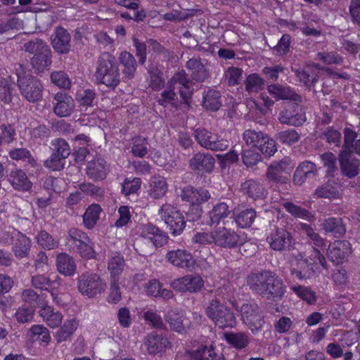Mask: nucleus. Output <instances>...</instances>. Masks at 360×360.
<instances>
[{
	"mask_svg": "<svg viewBox=\"0 0 360 360\" xmlns=\"http://www.w3.org/2000/svg\"><path fill=\"white\" fill-rule=\"evenodd\" d=\"M247 284L255 293L274 302L281 300L285 292L283 280L271 271L250 274L247 278Z\"/></svg>",
	"mask_w": 360,
	"mask_h": 360,
	"instance_id": "obj_1",
	"label": "nucleus"
},
{
	"mask_svg": "<svg viewBox=\"0 0 360 360\" xmlns=\"http://www.w3.org/2000/svg\"><path fill=\"white\" fill-rule=\"evenodd\" d=\"M96 81L115 89L121 81V75L116 58L108 52L103 53L98 59L95 72Z\"/></svg>",
	"mask_w": 360,
	"mask_h": 360,
	"instance_id": "obj_2",
	"label": "nucleus"
},
{
	"mask_svg": "<svg viewBox=\"0 0 360 360\" xmlns=\"http://www.w3.org/2000/svg\"><path fill=\"white\" fill-rule=\"evenodd\" d=\"M25 52L32 55L31 65L37 72H42L52 63V52L47 43L36 38L24 43Z\"/></svg>",
	"mask_w": 360,
	"mask_h": 360,
	"instance_id": "obj_3",
	"label": "nucleus"
},
{
	"mask_svg": "<svg viewBox=\"0 0 360 360\" xmlns=\"http://www.w3.org/2000/svg\"><path fill=\"white\" fill-rule=\"evenodd\" d=\"M140 238L136 241V250L143 256H147L165 241L161 231L152 224H143L139 229Z\"/></svg>",
	"mask_w": 360,
	"mask_h": 360,
	"instance_id": "obj_4",
	"label": "nucleus"
},
{
	"mask_svg": "<svg viewBox=\"0 0 360 360\" xmlns=\"http://www.w3.org/2000/svg\"><path fill=\"white\" fill-rule=\"evenodd\" d=\"M243 139L247 146L257 148L267 156L273 155L277 150L276 141L261 130L246 129L243 132Z\"/></svg>",
	"mask_w": 360,
	"mask_h": 360,
	"instance_id": "obj_5",
	"label": "nucleus"
},
{
	"mask_svg": "<svg viewBox=\"0 0 360 360\" xmlns=\"http://www.w3.org/2000/svg\"><path fill=\"white\" fill-rule=\"evenodd\" d=\"M205 312L207 316L219 328H232L235 326L236 317L233 312L218 299L210 301Z\"/></svg>",
	"mask_w": 360,
	"mask_h": 360,
	"instance_id": "obj_6",
	"label": "nucleus"
},
{
	"mask_svg": "<svg viewBox=\"0 0 360 360\" xmlns=\"http://www.w3.org/2000/svg\"><path fill=\"white\" fill-rule=\"evenodd\" d=\"M18 75V86L22 96L30 103L42 99L44 86L41 81L30 74L20 73Z\"/></svg>",
	"mask_w": 360,
	"mask_h": 360,
	"instance_id": "obj_7",
	"label": "nucleus"
},
{
	"mask_svg": "<svg viewBox=\"0 0 360 360\" xmlns=\"http://www.w3.org/2000/svg\"><path fill=\"white\" fill-rule=\"evenodd\" d=\"M105 283L101 277L94 273L84 272L77 279L79 292L89 298L94 297L105 290Z\"/></svg>",
	"mask_w": 360,
	"mask_h": 360,
	"instance_id": "obj_8",
	"label": "nucleus"
},
{
	"mask_svg": "<svg viewBox=\"0 0 360 360\" xmlns=\"http://www.w3.org/2000/svg\"><path fill=\"white\" fill-rule=\"evenodd\" d=\"M161 219L174 236L179 235L185 228L186 221L182 213L170 204L162 205L159 211Z\"/></svg>",
	"mask_w": 360,
	"mask_h": 360,
	"instance_id": "obj_9",
	"label": "nucleus"
},
{
	"mask_svg": "<svg viewBox=\"0 0 360 360\" xmlns=\"http://www.w3.org/2000/svg\"><path fill=\"white\" fill-rule=\"evenodd\" d=\"M194 137L197 143L202 148L213 151L225 150L229 147V141L220 138L218 134L212 132L205 128L194 130Z\"/></svg>",
	"mask_w": 360,
	"mask_h": 360,
	"instance_id": "obj_10",
	"label": "nucleus"
},
{
	"mask_svg": "<svg viewBox=\"0 0 360 360\" xmlns=\"http://www.w3.org/2000/svg\"><path fill=\"white\" fill-rule=\"evenodd\" d=\"M239 311L241 319L253 333H257L264 326V320L257 303L249 302L242 304Z\"/></svg>",
	"mask_w": 360,
	"mask_h": 360,
	"instance_id": "obj_11",
	"label": "nucleus"
},
{
	"mask_svg": "<svg viewBox=\"0 0 360 360\" xmlns=\"http://www.w3.org/2000/svg\"><path fill=\"white\" fill-rule=\"evenodd\" d=\"M300 103L293 101L285 104L278 114V122L288 126H302L306 122V114Z\"/></svg>",
	"mask_w": 360,
	"mask_h": 360,
	"instance_id": "obj_12",
	"label": "nucleus"
},
{
	"mask_svg": "<svg viewBox=\"0 0 360 360\" xmlns=\"http://www.w3.org/2000/svg\"><path fill=\"white\" fill-rule=\"evenodd\" d=\"M266 241L271 249L281 252L290 250L293 244V238L286 229L276 227L269 233Z\"/></svg>",
	"mask_w": 360,
	"mask_h": 360,
	"instance_id": "obj_13",
	"label": "nucleus"
},
{
	"mask_svg": "<svg viewBox=\"0 0 360 360\" xmlns=\"http://www.w3.org/2000/svg\"><path fill=\"white\" fill-rule=\"evenodd\" d=\"M338 160L343 176L352 179L359 174L360 160L354 155L353 151L340 150Z\"/></svg>",
	"mask_w": 360,
	"mask_h": 360,
	"instance_id": "obj_14",
	"label": "nucleus"
},
{
	"mask_svg": "<svg viewBox=\"0 0 360 360\" xmlns=\"http://www.w3.org/2000/svg\"><path fill=\"white\" fill-rule=\"evenodd\" d=\"M168 84L174 87L176 84H179V93L181 98L184 103L189 104L193 92V83L185 70H182L176 73L168 81Z\"/></svg>",
	"mask_w": 360,
	"mask_h": 360,
	"instance_id": "obj_15",
	"label": "nucleus"
},
{
	"mask_svg": "<svg viewBox=\"0 0 360 360\" xmlns=\"http://www.w3.org/2000/svg\"><path fill=\"white\" fill-rule=\"evenodd\" d=\"M53 112L59 117L70 116L75 109V101L71 96L64 91H58L53 96Z\"/></svg>",
	"mask_w": 360,
	"mask_h": 360,
	"instance_id": "obj_16",
	"label": "nucleus"
},
{
	"mask_svg": "<svg viewBox=\"0 0 360 360\" xmlns=\"http://www.w3.org/2000/svg\"><path fill=\"white\" fill-rule=\"evenodd\" d=\"M214 245L225 248H234L241 244L240 236L233 230L225 227H219L214 230Z\"/></svg>",
	"mask_w": 360,
	"mask_h": 360,
	"instance_id": "obj_17",
	"label": "nucleus"
},
{
	"mask_svg": "<svg viewBox=\"0 0 360 360\" xmlns=\"http://www.w3.org/2000/svg\"><path fill=\"white\" fill-rule=\"evenodd\" d=\"M203 280L197 275H186L174 279L170 283V286L174 290L182 292H196L203 287Z\"/></svg>",
	"mask_w": 360,
	"mask_h": 360,
	"instance_id": "obj_18",
	"label": "nucleus"
},
{
	"mask_svg": "<svg viewBox=\"0 0 360 360\" xmlns=\"http://www.w3.org/2000/svg\"><path fill=\"white\" fill-rule=\"evenodd\" d=\"M143 345L150 355H156L165 352L171 343L166 337L151 333L144 338Z\"/></svg>",
	"mask_w": 360,
	"mask_h": 360,
	"instance_id": "obj_19",
	"label": "nucleus"
},
{
	"mask_svg": "<svg viewBox=\"0 0 360 360\" xmlns=\"http://www.w3.org/2000/svg\"><path fill=\"white\" fill-rule=\"evenodd\" d=\"M71 36L68 30L61 27L55 28L51 36V45L59 54H68L71 50Z\"/></svg>",
	"mask_w": 360,
	"mask_h": 360,
	"instance_id": "obj_20",
	"label": "nucleus"
},
{
	"mask_svg": "<svg viewBox=\"0 0 360 360\" xmlns=\"http://www.w3.org/2000/svg\"><path fill=\"white\" fill-rule=\"evenodd\" d=\"M215 165V159L209 153L198 152L189 160V167L193 171L211 173Z\"/></svg>",
	"mask_w": 360,
	"mask_h": 360,
	"instance_id": "obj_21",
	"label": "nucleus"
},
{
	"mask_svg": "<svg viewBox=\"0 0 360 360\" xmlns=\"http://www.w3.org/2000/svg\"><path fill=\"white\" fill-rule=\"evenodd\" d=\"M109 172V165L101 157H96L87 163L86 175L94 181L103 180Z\"/></svg>",
	"mask_w": 360,
	"mask_h": 360,
	"instance_id": "obj_22",
	"label": "nucleus"
},
{
	"mask_svg": "<svg viewBox=\"0 0 360 360\" xmlns=\"http://www.w3.org/2000/svg\"><path fill=\"white\" fill-rule=\"evenodd\" d=\"M268 92L276 100H290L294 102L302 103V96L288 85L272 84L267 87Z\"/></svg>",
	"mask_w": 360,
	"mask_h": 360,
	"instance_id": "obj_23",
	"label": "nucleus"
},
{
	"mask_svg": "<svg viewBox=\"0 0 360 360\" xmlns=\"http://www.w3.org/2000/svg\"><path fill=\"white\" fill-rule=\"evenodd\" d=\"M180 197L182 200L188 202L194 206L207 201L210 198V194L206 189H197L188 186L181 190Z\"/></svg>",
	"mask_w": 360,
	"mask_h": 360,
	"instance_id": "obj_24",
	"label": "nucleus"
},
{
	"mask_svg": "<svg viewBox=\"0 0 360 360\" xmlns=\"http://www.w3.org/2000/svg\"><path fill=\"white\" fill-rule=\"evenodd\" d=\"M166 259L172 265L179 268H190L193 266L195 263L192 255L182 249L169 251Z\"/></svg>",
	"mask_w": 360,
	"mask_h": 360,
	"instance_id": "obj_25",
	"label": "nucleus"
},
{
	"mask_svg": "<svg viewBox=\"0 0 360 360\" xmlns=\"http://www.w3.org/2000/svg\"><path fill=\"white\" fill-rule=\"evenodd\" d=\"M317 174L316 165L310 161H304L297 167L292 178L293 184L302 186L307 179L313 178Z\"/></svg>",
	"mask_w": 360,
	"mask_h": 360,
	"instance_id": "obj_26",
	"label": "nucleus"
},
{
	"mask_svg": "<svg viewBox=\"0 0 360 360\" xmlns=\"http://www.w3.org/2000/svg\"><path fill=\"white\" fill-rule=\"evenodd\" d=\"M292 70L298 79V81L309 90H311L319 82L320 72L311 67L292 68Z\"/></svg>",
	"mask_w": 360,
	"mask_h": 360,
	"instance_id": "obj_27",
	"label": "nucleus"
},
{
	"mask_svg": "<svg viewBox=\"0 0 360 360\" xmlns=\"http://www.w3.org/2000/svg\"><path fill=\"white\" fill-rule=\"evenodd\" d=\"M12 238L13 239V252L15 256L18 258L27 257L31 248L30 238L17 231H13Z\"/></svg>",
	"mask_w": 360,
	"mask_h": 360,
	"instance_id": "obj_28",
	"label": "nucleus"
},
{
	"mask_svg": "<svg viewBox=\"0 0 360 360\" xmlns=\"http://www.w3.org/2000/svg\"><path fill=\"white\" fill-rule=\"evenodd\" d=\"M8 179L12 187L19 191H28L32 186L26 173L21 169H12Z\"/></svg>",
	"mask_w": 360,
	"mask_h": 360,
	"instance_id": "obj_29",
	"label": "nucleus"
},
{
	"mask_svg": "<svg viewBox=\"0 0 360 360\" xmlns=\"http://www.w3.org/2000/svg\"><path fill=\"white\" fill-rule=\"evenodd\" d=\"M56 264L58 271L65 276H72L77 269L74 258L65 252L57 255Z\"/></svg>",
	"mask_w": 360,
	"mask_h": 360,
	"instance_id": "obj_30",
	"label": "nucleus"
},
{
	"mask_svg": "<svg viewBox=\"0 0 360 360\" xmlns=\"http://www.w3.org/2000/svg\"><path fill=\"white\" fill-rule=\"evenodd\" d=\"M300 264H306L313 274L316 271H319L321 267L327 269L326 258L316 247L312 248L309 255Z\"/></svg>",
	"mask_w": 360,
	"mask_h": 360,
	"instance_id": "obj_31",
	"label": "nucleus"
},
{
	"mask_svg": "<svg viewBox=\"0 0 360 360\" xmlns=\"http://www.w3.org/2000/svg\"><path fill=\"white\" fill-rule=\"evenodd\" d=\"M186 68L191 71L192 79L198 82H202L210 77L209 70L198 58L189 59Z\"/></svg>",
	"mask_w": 360,
	"mask_h": 360,
	"instance_id": "obj_32",
	"label": "nucleus"
},
{
	"mask_svg": "<svg viewBox=\"0 0 360 360\" xmlns=\"http://www.w3.org/2000/svg\"><path fill=\"white\" fill-rule=\"evenodd\" d=\"M119 62L123 67L122 74L124 78L131 79L135 76L137 63L134 56L127 51H122L119 56Z\"/></svg>",
	"mask_w": 360,
	"mask_h": 360,
	"instance_id": "obj_33",
	"label": "nucleus"
},
{
	"mask_svg": "<svg viewBox=\"0 0 360 360\" xmlns=\"http://www.w3.org/2000/svg\"><path fill=\"white\" fill-rule=\"evenodd\" d=\"M349 245L347 240L335 241L328 248V255L333 262L342 260L351 253Z\"/></svg>",
	"mask_w": 360,
	"mask_h": 360,
	"instance_id": "obj_34",
	"label": "nucleus"
},
{
	"mask_svg": "<svg viewBox=\"0 0 360 360\" xmlns=\"http://www.w3.org/2000/svg\"><path fill=\"white\" fill-rule=\"evenodd\" d=\"M59 276L55 274H37L31 277V285L35 289L49 290L59 279Z\"/></svg>",
	"mask_w": 360,
	"mask_h": 360,
	"instance_id": "obj_35",
	"label": "nucleus"
},
{
	"mask_svg": "<svg viewBox=\"0 0 360 360\" xmlns=\"http://www.w3.org/2000/svg\"><path fill=\"white\" fill-rule=\"evenodd\" d=\"M39 315L47 325L53 328L60 326L63 319L59 311H55L52 307L47 304L41 308Z\"/></svg>",
	"mask_w": 360,
	"mask_h": 360,
	"instance_id": "obj_36",
	"label": "nucleus"
},
{
	"mask_svg": "<svg viewBox=\"0 0 360 360\" xmlns=\"http://www.w3.org/2000/svg\"><path fill=\"white\" fill-rule=\"evenodd\" d=\"M221 97L219 91L209 89L203 93L202 106L207 110L216 112L221 106Z\"/></svg>",
	"mask_w": 360,
	"mask_h": 360,
	"instance_id": "obj_37",
	"label": "nucleus"
},
{
	"mask_svg": "<svg viewBox=\"0 0 360 360\" xmlns=\"http://www.w3.org/2000/svg\"><path fill=\"white\" fill-rule=\"evenodd\" d=\"M229 214L230 211L227 204L219 202L208 212L209 219L207 221V224L210 226L218 225Z\"/></svg>",
	"mask_w": 360,
	"mask_h": 360,
	"instance_id": "obj_38",
	"label": "nucleus"
},
{
	"mask_svg": "<svg viewBox=\"0 0 360 360\" xmlns=\"http://www.w3.org/2000/svg\"><path fill=\"white\" fill-rule=\"evenodd\" d=\"M321 226L326 233H331L337 238L342 236L346 232L342 219L340 217L326 219L323 221Z\"/></svg>",
	"mask_w": 360,
	"mask_h": 360,
	"instance_id": "obj_39",
	"label": "nucleus"
},
{
	"mask_svg": "<svg viewBox=\"0 0 360 360\" xmlns=\"http://www.w3.org/2000/svg\"><path fill=\"white\" fill-rule=\"evenodd\" d=\"M184 317V314L178 309H169L165 314V319L171 330L182 333L185 330Z\"/></svg>",
	"mask_w": 360,
	"mask_h": 360,
	"instance_id": "obj_40",
	"label": "nucleus"
},
{
	"mask_svg": "<svg viewBox=\"0 0 360 360\" xmlns=\"http://www.w3.org/2000/svg\"><path fill=\"white\" fill-rule=\"evenodd\" d=\"M226 341L237 349L245 348L250 342L249 335L244 332H229L224 334Z\"/></svg>",
	"mask_w": 360,
	"mask_h": 360,
	"instance_id": "obj_41",
	"label": "nucleus"
},
{
	"mask_svg": "<svg viewBox=\"0 0 360 360\" xmlns=\"http://www.w3.org/2000/svg\"><path fill=\"white\" fill-rule=\"evenodd\" d=\"M79 326V321L77 319H70L65 321L63 325L56 333L58 342L66 341L74 334Z\"/></svg>",
	"mask_w": 360,
	"mask_h": 360,
	"instance_id": "obj_42",
	"label": "nucleus"
},
{
	"mask_svg": "<svg viewBox=\"0 0 360 360\" xmlns=\"http://www.w3.org/2000/svg\"><path fill=\"white\" fill-rule=\"evenodd\" d=\"M167 184L165 178L154 177L150 182L149 195L154 199L162 198L167 191Z\"/></svg>",
	"mask_w": 360,
	"mask_h": 360,
	"instance_id": "obj_43",
	"label": "nucleus"
},
{
	"mask_svg": "<svg viewBox=\"0 0 360 360\" xmlns=\"http://www.w3.org/2000/svg\"><path fill=\"white\" fill-rule=\"evenodd\" d=\"M102 209L98 204H92L86 210L83 215V223L86 228L92 229L99 219Z\"/></svg>",
	"mask_w": 360,
	"mask_h": 360,
	"instance_id": "obj_44",
	"label": "nucleus"
},
{
	"mask_svg": "<svg viewBox=\"0 0 360 360\" xmlns=\"http://www.w3.org/2000/svg\"><path fill=\"white\" fill-rule=\"evenodd\" d=\"M283 205L288 212L296 218H300L309 222L315 221V216L305 208L290 202H286Z\"/></svg>",
	"mask_w": 360,
	"mask_h": 360,
	"instance_id": "obj_45",
	"label": "nucleus"
},
{
	"mask_svg": "<svg viewBox=\"0 0 360 360\" xmlns=\"http://www.w3.org/2000/svg\"><path fill=\"white\" fill-rule=\"evenodd\" d=\"M241 188L250 198L254 200L262 198L264 195L263 186L257 181L249 179L241 185Z\"/></svg>",
	"mask_w": 360,
	"mask_h": 360,
	"instance_id": "obj_46",
	"label": "nucleus"
},
{
	"mask_svg": "<svg viewBox=\"0 0 360 360\" xmlns=\"http://www.w3.org/2000/svg\"><path fill=\"white\" fill-rule=\"evenodd\" d=\"M256 218V212L252 208H247L235 214V221L240 228L250 227Z\"/></svg>",
	"mask_w": 360,
	"mask_h": 360,
	"instance_id": "obj_47",
	"label": "nucleus"
},
{
	"mask_svg": "<svg viewBox=\"0 0 360 360\" xmlns=\"http://www.w3.org/2000/svg\"><path fill=\"white\" fill-rule=\"evenodd\" d=\"M124 260L120 255L112 256L108 262V269L110 273V279L120 280V275L123 271Z\"/></svg>",
	"mask_w": 360,
	"mask_h": 360,
	"instance_id": "obj_48",
	"label": "nucleus"
},
{
	"mask_svg": "<svg viewBox=\"0 0 360 360\" xmlns=\"http://www.w3.org/2000/svg\"><path fill=\"white\" fill-rule=\"evenodd\" d=\"M314 195L317 198H336L338 195L337 184L328 181L318 186Z\"/></svg>",
	"mask_w": 360,
	"mask_h": 360,
	"instance_id": "obj_49",
	"label": "nucleus"
},
{
	"mask_svg": "<svg viewBox=\"0 0 360 360\" xmlns=\"http://www.w3.org/2000/svg\"><path fill=\"white\" fill-rule=\"evenodd\" d=\"M51 150L53 154L65 160L70 154V148L68 143L63 139H55L51 143Z\"/></svg>",
	"mask_w": 360,
	"mask_h": 360,
	"instance_id": "obj_50",
	"label": "nucleus"
},
{
	"mask_svg": "<svg viewBox=\"0 0 360 360\" xmlns=\"http://www.w3.org/2000/svg\"><path fill=\"white\" fill-rule=\"evenodd\" d=\"M300 230L307 235V236L311 240L314 247L318 248H325L326 245L325 240L322 238L318 233L308 224L301 223Z\"/></svg>",
	"mask_w": 360,
	"mask_h": 360,
	"instance_id": "obj_51",
	"label": "nucleus"
},
{
	"mask_svg": "<svg viewBox=\"0 0 360 360\" xmlns=\"http://www.w3.org/2000/svg\"><path fill=\"white\" fill-rule=\"evenodd\" d=\"M73 248L75 251L84 259H91L96 257V252L94 248V243L90 238H89L88 241L79 243Z\"/></svg>",
	"mask_w": 360,
	"mask_h": 360,
	"instance_id": "obj_52",
	"label": "nucleus"
},
{
	"mask_svg": "<svg viewBox=\"0 0 360 360\" xmlns=\"http://www.w3.org/2000/svg\"><path fill=\"white\" fill-rule=\"evenodd\" d=\"M9 156L14 160H22L28 165L34 167L37 165L35 159L32 156L30 152L26 148H15L9 151Z\"/></svg>",
	"mask_w": 360,
	"mask_h": 360,
	"instance_id": "obj_53",
	"label": "nucleus"
},
{
	"mask_svg": "<svg viewBox=\"0 0 360 360\" xmlns=\"http://www.w3.org/2000/svg\"><path fill=\"white\" fill-rule=\"evenodd\" d=\"M96 100V93L93 89H85L77 94V101L82 108L91 107Z\"/></svg>",
	"mask_w": 360,
	"mask_h": 360,
	"instance_id": "obj_54",
	"label": "nucleus"
},
{
	"mask_svg": "<svg viewBox=\"0 0 360 360\" xmlns=\"http://www.w3.org/2000/svg\"><path fill=\"white\" fill-rule=\"evenodd\" d=\"M264 85V80L257 74H251L245 80V90L251 94L261 90Z\"/></svg>",
	"mask_w": 360,
	"mask_h": 360,
	"instance_id": "obj_55",
	"label": "nucleus"
},
{
	"mask_svg": "<svg viewBox=\"0 0 360 360\" xmlns=\"http://www.w3.org/2000/svg\"><path fill=\"white\" fill-rule=\"evenodd\" d=\"M291 290L302 300L309 304H314L316 302V296L310 288L302 285H292Z\"/></svg>",
	"mask_w": 360,
	"mask_h": 360,
	"instance_id": "obj_56",
	"label": "nucleus"
},
{
	"mask_svg": "<svg viewBox=\"0 0 360 360\" xmlns=\"http://www.w3.org/2000/svg\"><path fill=\"white\" fill-rule=\"evenodd\" d=\"M37 242L43 248L53 250L58 247V240L45 231H41L37 236Z\"/></svg>",
	"mask_w": 360,
	"mask_h": 360,
	"instance_id": "obj_57",
	"label": "nucleus"
},
{
	"mask_svg": "<svg viewBox=\"0 0 360 360\" xmlns=\"http://www.w3.org/2000/svg\"><path fill=\"white\" fill-rule=\"evenodd\" d=\"M261 152L257 148H250L243 149L242 153L243 162L247 166H253L257 165L262 160Z\"/></svg>",
	"mask_w": 360,
	"mask_h": 360,
	"instance_id": "obj_58",
	"label": "nucleus"
},
{
	"mask_svg": "<svg viewBox=\"0 0 360 360\" xmlns=\"http://www.w3.org/2000/svg\"><path fill=\"white\" fill-rule=\"evenodd\" d=\"M272 163L269 165L266 172V177L269 181L276 184L284 185L288 183V178L282 174Z\"/></svg>",
	"mask_w": 360,
	"mask_h": 360,
	"instance_id": "obj_59",
	"label": "nucleus"
},
{
	"mask_svg": "<svg viewBox=\"0 0 360 360\" xmlns=\"http://www.w3.org/2000/svg\"><path fill=\"white\" fill-rule=\"evenodd\" d=\"M276 139L283 144L292 145L298 142L300 136L295 130L288 129L278 132L276 135Z\"/></svg>",
	"mask_w": 360,
	"mask_h": 360,
	"instance_id": "obj_60",
	"label": "nucleus"
},
{
	"mask_svg": "<svg viewBox=\"0 0 360 360\" xmlns=\"http://www.w3.org/2000/svg\"><path fill=\"white\" fill-rule=\"evenodd\" d=\"M321 138L326 139L329 144H333L337 147L340 146L342 135L339 131L332 127H327L322 133Z\"/></svg>",
	"mask_w": 360,
	"mask_h": 360,
	"instance_id": "obj_61",
	"label": "nucleus"
},
{
	"mask_svg": "<svg viewBox=\"0 0 360 360\" xmlns=\"http://www.w3.org/2000/svg\"><path fill=\"white\" fill-rule=\"evenodd\" d=\"M34 309L32 307L22 306L19 307L14 314L16 321L20 323H25L32 320Z\"/></svg>",
	"mask_w": 360,
	"mask_h": 360,
	"instance_id": "obj_62",
	"label": "nucleus"
},
{
	"mask_svg": "<svg viewBox=\"0 0 360 360\" xmlns=\"http://www.w3.org/2000/svg\"><path fill=\"white\" fill-rule=\"evenodd\" d=\"M344 141L340 150L352 151V148L354 145L358 134L351 127H345L343 130Z\"/></svg>",
	"mask_w": 360,
	"mask_h": 360,
	"instance_id": "obj_63",
	"label": "nucleus"
},
{
	"mask_svg": "<svg viewBox=\"0 0 360 360\" xmlns=\"http://www.w3.org/2000/svg\"><path fill=\"white\" fill-rule=\"evenodd\" d=\"M51 80L60 88L70 89L71 82L66 73L63 71H56L51 74Z\"/></svg>",
	"mask_w": 360,
	"mask_h": 360,
	"instance_id": "obj_64",
	"label": "nucleus"
}]
</instances>
